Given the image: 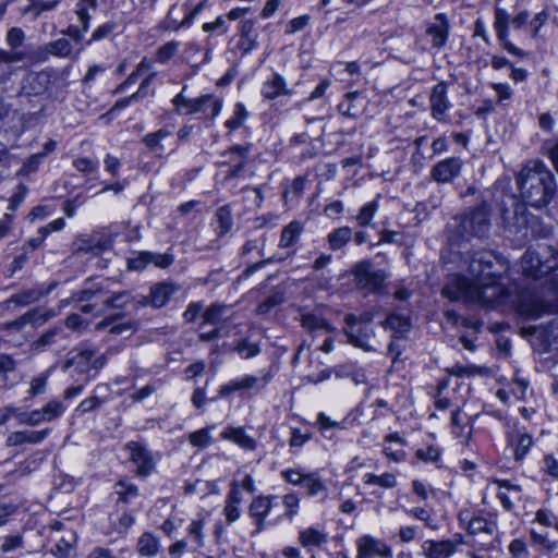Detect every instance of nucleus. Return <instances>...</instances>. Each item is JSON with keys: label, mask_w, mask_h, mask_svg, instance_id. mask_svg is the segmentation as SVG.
<instances>
[{"label": "nucleus", "mask_w": 558, "mask_h": 558, "mask_svg": "<svg viewBox=\"0 0 558 558\" xmlns=\"http://www.w3.org/2000/svg\"><path fill=\"white\" fill-rule=\"evenodd\" d=\"M508 270L507 263L494 251L475 252L468 260V272L473 279L454 276L441 290L450 301L482 303L493 306L504 302L506 289L498 279Z\"/></svg>", "instance_id": "nucleus-1"}, {"label": "nucleus", "mask_w": 558, "mask_h": 558, "mask_svg": "<svg viewBox=\"0 0 558 558\" xmlns=\"http://www.w3.org/2000/svg\"><path fill=\"white\" fill-rule=\"evenodd\" d=\"M523 276L534 279L549 275L546 281V292H522L519 298L518 311L530 319H535L544 314L558 311V251H548L539 255L534 251H526L519 263Z\"/></svg>", "instance_id": "nucleus-2"}, {"label": "nucleus", "mask_w": 558, "mask_h": 558, "mask_svg": "<svg viewBox=\"0 0 558 558\" xmlns=\"http://www.w3.org/2000/svg\"><path fill=\"white\" fill-rule=\"evenodd\" d=\"M517 182L526 204L535 208L546 206L556 191L553 172L539 160L527 161Z\"/></svg>", "instance_id": "nucleus-3"}, {"label": "nucleus", "mask_w": 558, "mask_h": 558, "mask_svg": "<svg viewBox=\"0 0 558 558\" xmlns=\"http://www.w3.org/2000/svg\"><path fill=\"white\" fill-rule=\"evenodd\" d=\"M490 229V215L488 206L481 205L475 209L453 218V222L447 227L448 241L457 243L471 238H485Z\"/></svg>", "instance_id": "nucleus-4"}, {"label": "nucleus", "mask_w": 558, "mask_h": 558, "mask_svg": "<svg viewBox=\"0 0 558 558\" xmlns=\"http://www.w3.org/2000/svg\"><path fill=\"white\" fill-rule=\"evenodd\" d=\"M355 286L360 290L376 292L383 286L386 279L384 270L375 269L369 260H362L354 265L352 269Z\"/></svg>", "instance_id": "nucleus-5"}, {"label": "nucleus", "mask_w": 558, "mask_h": 558, "mask_svg": "<svg viewBox=\"0 0 558 558\" xmlns=\"http://www.w3.org/2000/svg\"><path fill=\"white\" fill-rule=\"evenodd\" d=\"M25 39L26 34L22 28L11 27L8 29L5 34V44L10 49L0 48V65H11L24 62L28 59V53L21 49Z\"/></svg>", "instance_id": "nucleus-6"}, {"label": "nucleus", "mask_w": 558, "mask_h": 558, "mask_svg": "<svg viewBox=\"0 0 558 558\" xmlns=\"http://www.w3.org/2000/svg\"><path fill=\"white\" fill-rule=\"evenodd\" d=\"M56 316L53 311H45L43 312L39 308L31 310L16 319L12 322H8L1 325V329L5 331H21L26 325L40 326L45 324L48 319Z\"/></svg>", "instance_id": "nucleus-7"}, {"label": "nucleus", "mask_w": 558, "mask_h": 558, "mask_svg": "<svg viewBox=\"0 0 558 558\" xmlns=\"http://www.w3.org/2000/svg\"><path fill=\"white\" fill-rule=\"evenodd\" d=\"M110 241L100 234L78 235L72 243L71 250L74 254L98 255L108 250Z\"/></svg>", "instance_id": "nucleus-8"}, {"label": "nucleus", "mask_w": 558, "mask_h": 558, "mask_svg": "<svg viewBox=\"0 0 558 558\" xmlns=\"http://www.w3.org/2000/svg\"><path fill=\"white\" fill-rule=\"evenodd\" d=\"M391 555L390 547L374 536L363 535L356 541V558H373L375 556L389 558Z\"/></svg>", "instance_id": "nucleus-9"}, {"label": "nucleus", "mask_w": 558, "mask_h": 558, "mask_svg": "<svg viewBox=\"0 0 558 558\" xmlns=\"http://www.w3.org/2000/svg\"><path fill=\"white\" fill-rule=\"evenodd\" d=\"M132 462L137 466L140 476H148L155 468V460L151 452L142 444L130 441L126 444Z\"/></svg>", "instance_id": "nucleus-10"}, {"label": "nucleus", "mask_w": 558, "mask_h": 558, "mask_svg": "<svg viewBox=\"0 0 558 558\" xmlns=\"http://www.w3.org/2000/svg\"><path fill=\"white\" fill-rule=\"evenodd\" d=\"M57 283L52 282L49 286L45 287L44 284H36L32 288L21 290L14 294H12L7 301L5 304L9 306L10 304H14L16 306H28L33 303L38 302L41 298L49 294L54 288Z\"/></svg>", "instance_id": "nucleus-11"}, {"label": "nucleus", "mask_w": 558, "mask_h": 558, "mask_svg": "<svg viewBox=\"0 0 558 558\" xmlns=\"http://www.w3.org/2000/svg\"><path fill=\"white\" fill-rule=\"evenodd\" d=\"M277 499L274 495H258L251 501L248 506V515L256 525V533L262 532L265 529V519L268 515L272 502Z\"/></svg>", "instance_id": "nucleus-12"}, {"label": "nucleus", "mask_w": 558, "mask_h": 558, "mask_svg": "<svg viewBox=\"0 0 558 558\" xmlns=\"http://www.w3.org/2000/svg\"><path fill=\"white\" fill-rule=\"evenodd\" d=\"M494 27L498 39L501 41L502 47L510 53L523 57L524 52L517 48L513 44L508 40V26L510 23L507 11L498 5L495 7L494 12Z\"/></svg>", "instance_id": "nucleus-13"}, {"label": "nucleus", "mask_w": 558, "mask_h": 558, "mask_svg": "<svg viewBox=\"0 0 558 558\" xmlns=\"http://www.w3.org/2000/svg\"><path fill=\"white\" fill-rule=\"evenodd\" d=\"M462 165L460 158H446L433 167L430 175L439 183L450 182L460 174Z\"/></svg>", "instance_id": "nucleus-14"}, {"label": "nucleus", "mask_w": 558, "mask_h": 558, "mask_svg": "<svg viewBox=\"0 0 558 558\" xmlns=\"http://www.w3.org/2000/svg\"><path fill=\"white\" fill-rule=\"evenodd\" d=\"M243 502L242 493L238 481H232L230 490L226 497L222 513L229 524L236 522L242 513L241 505Z\"/></svg>", "instance_id": "nucleus-15"}, {"label": "nucleus", "mask_w": 558, "mask_h": 558, "mask_svg": "<svg viewBox=\"0 0 558 558\" xmlns=\"http://www.w3.org/2000/svg\"><path fill=\"white\" fill-rule=\"evenodd\" d=\"M447 93V83L440 82L433 87L429 96L432 116L438 121H442L445 119L446 111L450 108Z\"/></svg>", "instance_id": "nucleus-16"}, {"label": "nucleus", "mask_w": 558, "mask_h": 558, "mask_svg": "<svg viewBox=\"0 0 558 558\" xmlns=\"http://www.w3.org/2000/svg\"><path fill=\"white\" fill-rule=\"evenodd\" d=\"M426 35L432 38V48L441 49L449 36V22L442 13H438L434 22L426 28Z\"/></svg>", "instance_id": "nucleus-17"}, {"label": "nucleus", "mask_w": 558, "mask_h": 558, "mask_svg": "<svg viewBox=\"0 0 558 558\" xmlns=\"http://www.w3.org/2000/svg\"><path fill=\"white\" fill-rule=\"evenodd\" d=\"M179 289L177 283L170 281L153 284L150 287V305L155 308L165 306Z\"/></svg>", "instance_id": "nucleus-18"}, {"label": "nucleus", "mask_w": 558, "mask_h": 558, "mask_svg": "<svg viewBox=\"0 0 558 558\" xmlns=\"http://www.w3.org/2000/svg\"><path fill=\"white\" fill-rule=\"evenodd\" d=\"M221 110V101L214 98L211 95H203L198 98H193L190 106L189 114L203 112L207 118L214 119Z\"/></svg>", "instance_id": "nucleus-19"}, {"label": "nucleus", "mask_w": 558, "mask_h": 558, "mask_svg": "<svg viewBox=\"0 0 558 558\" xmlns=\"http://www.w3.org/2000/svg\"><path fill=\"white\" fill-rule=\"evenodd\" d=\"M50 433L49 428L43 430H17L9 434L5 444L8 447L21 446L23 444H39Z\"/></svg>", "instance_id": "nucleus-20"}, {"label": "nucleus", "mask_w": 558, "mask_h": 558, "mask_svg": "<svg viewBox=\"0 0 558 558\" xmlns=\"http://www.w3.org/2000/svg\"><path fill=\"white\" fill-rule=\"evenodd\" d=\"M291 94L292 90L287 87L284 77L278 73H274L266 80L262 87L263 97L269 100Z\"/></svg>", "instance_id": "nucleus-21"}, {"label": "nucleus", "mask_w": 558, "mask_h": 558, "mask_svg": "<svg viewBox=\"0 0 558 558\" xmlns=\"http://www.w3.org/2000/svg\"><path fill=\"white\" fill-rule=\"evenodd\" d=\"M343 332L348 338V342L352 345L366 352L376 350L373 345L369 344V339L374 336L372 328L367 326L359 328H344Z\"/></svg>", "instance_id": "nucleus-22"}, {"label": "nucleus", "mask_w": 558, "mask_h": 558, "mask_svg": "<svg viewBox=\"0 0 558 558\" xmlns=\"http://www.w3.org/2000/svg\"><path fill=\"white\" fill-rule=\"evenodd\" d=\"M507 441L513 448L515 461H522L534 445L532 435L527 433H510L507 435Z\"/></svg>", "instance_id": "nucleus-23"}, {"label": "nucleus", "mask_w": 558, "mask_h": 558, "mask_svg": "<svg viewBox=\"0 0 558 558\" xmlns=\"http://www.w3.org/2000/svg\"><path fill=\"white\" fill-rule=\"evenodd\" d=\"M38 51L44 54V59H47L48 56L71 58L73 53V46L69 39L60 37L43 45L39 47Z\"/></svg>", "instance_id": "nucleus-24"}, {"label": "nucleus", "mask_w": 558, "mask_h": 558, "mask_svg": "<svg viewBox=\"0 0 558 558\" xmlns=\"http://www.w3.org/2000/svg\"><path fill=\"white\" fill-rule=\"evenodd\" d=\"M502 219L506 228L511 232H519L526 227L529 221L525 207L521 204H517L512 211L505 210Z\"/></svg>", "instance_id": "nucleus-25"}, {"label": "nucleus", "mask_w": 558, "mask_h": 558, "mask_svg": "<svg viewBox=\"0 0 558 558\" xmlns=\"http://www.w3.org/2000/svg\"><path fill=\"white\" fill-rule=\"evenodd\" d=\"M227 154L230 156V162H234V165L228 170L226 179H234L240 177L246 166L248 148L235 145L231 147Z\"/></svg>", "instance_id": "nucleus-26"}, {"label": "nucleus", "mask_w": 558, "mask_h": 558, "mask_svg": "<svg viewBox=\"0 0 558 558\" xmlns=\"http://www.w3.org/2000/svg\"><path fill=\"white\" fill-rule=\"evenodd\" d=\"M423 551L428 558H449L454 554V543L445 541H425Z\"/></svg>", "instance_id": "nucleus-27"}, {"label": "nucleus", "mask_w": 558, "mask_h": 558, "mask_svg": "<svg viewBox=\"0 0 558 558\" xmlns=\"http://www.w3.org/2000/svg\"><path fill=\"white\" fill-rule=\"evenodd\" d=\"M221 437L236 444L244 450H254L257 447L256 440L248 436L242 427L228 426L221 433Z\"/></svg>", "instance_id": "nucleus-28"}, {"label": "nucleus", "mask_w": 558, "mask_h": 558, "mask_svg": "<svg viewBox=\"0 0 558 558\" xmlns=\"http://www.w3.org/2000/svg\"><path fill=\"white\" fill-rule=\"evenodd\" d=\"M94 355L95 350L82 349L65 361L63 369L74 368L78 373H86L92 367Z\"/></svg>", "instance_id": "nucleus-29"}, {"label": "nucleus", "mask_w": 558, "mask_h": 558, "mask_svg": "<svg viewBox=\"0 0 558 558\" xmlns=\"http://www.w3.org/2000/svg\"><path fill=\"white\" fill-rule=\"evenodd\" d=\"M301 326L310 331H324L326 333L333 332L336 328L323 316L314 313H304L300 318Z\"/></svg>", "instance_id": "nucleus-30"}, {"label": "nucleus", "mask_w": 558, "mask_h": 558, "mask_svg": "<svg viewBox=\"0 0 558 558\" xmlns=\"http://www.w3.org/2000/svg\"><path fill=\"white\" fill-rule=\"evenodd\" d=\"M68 333L61 326L46 330L36 341L32 343L34 350H44L46 347L56 344L59 340H65Z\"/></svg>", "instance_id": "nucleus-31"}, {"label": "nucleus", "mask_w": 558, "mask_h": 558, "mask_svg": "<svg viewBox=\"0 0 558 558\" xmlns=\"http://www.w3.org/2000/svg\"><path fill=\"white\" fill-rule=\"evenodd\" d=\"M360 93L352 92L345 95V99L338 105L339 112L349 118H357L363 112L364 104H357Z\"/></svg>", "instance_id": "nucleus-32"}, {"label": "nucleus", "mask_w": 558, "mask_h": 558, "mask_svg": "<svg viewBox=\"0 0 558 558\" xmlns=\"http://www.w3.org/2000/svg\"><path fill=\"white\" fill-rule=\"evenodd\" d=\"M303 232V226L299 221H292L287 225L280 235L279 247L281 248H291L293 247L300 240V236Z\"/></svg>", "instance_id": "nucleus-33"}, {"label": "nucleus", "mask_w": 558, "mask_h": 558, "mask_svg": "<svg viewBox=\"0 0 558 558\" xmlns=\"http://www.w3.org/2000/svg\"><path fill=\"white\" fill-rule=\"evenodd\" d=\"M159 538L150 532L143 533L137 541V551L142 556L154 557L159 551Z\"/></svg>", "instance_id": "nucleus-34"}, {"label": "nucleus", "mask_w": 558, "mask_h": 558, "mask_svg": "<svg viewBox=\"0 0 558 558\" xmlns=\"http://www.w3.org/2000/svg\"><path fill=\"white\" fill-rule=\"evenodd\" d=\"M77 536L74 531H65L54 546V554L62 558H70L73 555Z\"/></svg>", "instance_id": "nucleus-35"}, {"label": "nucleus", "mask_w": 558, "mask_h": 558, "mask_svg": "<svg viewBox=\"0 0 558 558\" xmlns=\"http://www.w3.org/2000/svg\"><path fill=\"white\" fill-rule=\"evenodd\" d=\"M531 543L543 554H550L558 548V542L550 539L548 534L541 533L534 529L530 531Z\"/></svg>", "instance_id": "nucleus-36"}, {"label": "nucleus", "mask_w": 558, "mask_h": 558, "mask_svg": "<svg viewBox=\"0 0 558 558\" xmlns=\"http://www.w3.org/2000/svg\"><path fill=\"white\" fill-rule=\"evenodd\" d=\"M352 234V229L349 227H340L335 229L327 236L329 247L333 251L342 248L347 243L351 241Z\"/></svg>", "instance_id": "nucleus-37"}, {"label": "nucleus", "mask_w": 558, "mask_h": 558, "mask_svg": "<svg viewBox=\"0 0 558 558\" xmlns=\"http://www.w3.org/2000/svg\"><path fill=\"white\" fill-rule=\"evenodd\" d=\"M299 541L304 547L320 546L328 541V535L317 529L307 527L300 532Z\"/></svg>", "instance_id": "nucleus-38"}, {"label": "nucleus", "mask_w": 558, "mask_h": 558, "mask_svg": "<svg viewBox=\"0 0 558 558\" xmlns=\"http://www.w3.org/2000/svg\"><path fill=\"white\" fill-rule=\"evenodd\" d=\"M131 302V294L128 291H119L112 293L104 300V308L97 310V315L101 314L105 310H124Z\"/></svg>", "instance_id": "nucleus-39"}, {"label": "nucleus", "mask_w": 558, "mask_h": 558, "mask_svg": "<svg viewBox=\"0 0 558 558\" xmlns=\"http://www.w3.org/2000/svg\"><path fill=\"white\" fill-rule=\"evenodd\" d=\"M497 527V522L493 519H486L484 517H473L468 524V530L471 534L476 535L481 533L493 534Z\"/></svg>", "instance_id": "nucleus-40"}, {"label": "nucleus", "mask_w": 558, "mask_h": 558, "mask_svg": "<svg viewBox=\"0 0 558 558\" xmlns=\"http://www.w3.org/2000/svg\"><path fill=\"white\" fill-rule=\"evenodd\" d=\"M383 327L391 330L395 337H401L410 330L411 326L407 317L392 314L383 322Z\"/></svg>", "instance_id": "nucleus-41"}, {"label": "nucleus", "mask_w": 558, "mask_h": 558, "mask_svg": "<svg viewBox=\"0 0 558 558\" xmlns=\"http://www.w3.org/2000/svg\"><path fill=\"white\" fill-rule=\"evenodd\" d=\"M230 306L226 304L214 303L203 314V324L202 326L209 325H218L226 314L228 313Z\"/></svg>", "instance_id": "nucleus-42"}, {"label": "nucleus", "mask_w": 558, "mask_h": 558, "mask_svg": "<svg viewBox=\"0 0 558 558\" xmlns=\"http://www.w3.org/2000/svg\"><path fill=\"white\" fill-rule=\"evenodd\" d=\"M379 209V204L377 199H374L369 203L364 204L356 215V221L360 227H367L371 225L373 218L376 216Z\"/></svg>", "instance_id": "nucleus-43"}, {"label": "nucleus", "mask_w": 558, "mask_h": 558, "mask_svg": "<svg viewBox=\"0 0 558 558\" xmlns=\"http://www.w3.org/2000/svg\"><path fill=\"white\" fill-rule=\"evenodd\" d=\"M363 478L366 485H378L383 488H393L397 486V478L392 473H384L381 475L367 473Z\"/></svg>", "instance_id": "nucleus-44"}, {"label": "nucleus", "mask_w": 558, "mask_h": 558, "mask_svg": "<svg viewBox=\"0 0 558 558\" xmlns=\"http://www.w3.org/2000/svg\"><path fill=\"white\" fill-rule=\"evenodd\" d=\"M216 219L218 222V235L222 236L231 230L232 214L229 206H221L216 211Z\"/></svg>", "instance_id": "nucleus-45"}, {"label": "nucleus", "mask_w": 558, "mask_h": 558, "mask_svg": "<svg viewBox=\"0 0 558 558\" xmlns=\"http://www.w3.org/2000/svg\"><path fill=\"white\" fill-rule=\"evenodd\" d=\"M215 428V426H207L205 428H201L196 432H193L189 435V441L192 446L197 448H206L211 442L210 432Z\"/></svg>", "instance_id": "nucleus-46"}, {"label": "nucleus", "mask_w": 558, "mask_h": 558, "mask_svg": "<svg viewBox=\"0 0 558 558\" xmlns=\"http://www.w3.org/2000/svg\"><path fill=\"white\" fill-rule=\"evenodd\" d=\"M171 132L167 129H160L156 132L148 133L143 137V143L151 150H157L162 148L161 142L169 137Z\"/></svg>", "instance_id": "nucleus-47"}, {"label": "nucleus", "mask_w": 558, "mask_h": 558, "mask_svg": "<svg viewBox=\"0 0 558 558\" xmlns=\"http://www.w3.org/2000/svg\"><path fill=\"white\" fill-rule=\"evenodd\" d=\"M234 351L238 352L243 359H250L259 354L260 348L257 343H253L247 339H243L234 344Z\"/></svg>", "instance_id": "nucleus-48"}, {"label": "nucleus", "mask_w": 558, "mask_h": 558, "mask_svg": "<svg viewBox=\"0 0 558 558\" xmlns=\"http://www.w3.org/2000/svg\"><path fill=\"white\" fill-rule=\"evenodd\" d=\"M534 521L545 527H553L558 532V515L548 509H538Z\"/></svg>", "instance_id": "nucleus-49"}, {"label": "nucleus", "mask_w": 558, "mask_h": 558, "mask_svg": "<svg viewBox=\"0 0 558 558\" xmlns=\"http://www.w3.org/2000/svg\"><path fill=\"white\" fill-rule=\"evenodd\" d=\"M116 488V493L120 496L119 499L125 504L130 502L133 498L137 497L138 495L137 486L126 483L124 481H120L119 483H117Z\"/></svg>", "instance_id": "nucleus-50"}, {"label": "nucleus", "mask_w": 558, "mask_h": 558, "mask_svg": "<svg viewBox=\"0 0 558 558\" xmlns=\"http://www.w3.org/2000/svg\"><path fill=\"white\" fill-rule=\"evenodd\" d=\"M114 29H116V23H113V22H107V23L99 25L92 33L90 38L86 41V45L89 46L95 41H99V40L107 38Z\"/></svg>", "instance_id": "nucleus-51"}, {"label": "nucleus", "mask_w": 558, "mask_h": 558, "mask_svg": "<svg viewBox=\"0 0 558 558\" xmlns=\"http://www.w3.org/2000/svg\"><path fill=\"white\" fill-rule=\"evenodd\" d=\"M303 485L306 487L307 494L311 496L318 495L319 493L326 490L325 483L315 474H306Z\"/></svg>", "instance_id": "nucleus-52"}, {"label": "nucleus", "mask_w": 558, "mask_h": 558, "mask_svg": "<svg viewBox=\"0 0 558 558\" xmlns=\"http://www.w3.org/2000/svg\"><path fill=\"white\" fill-rule=\"evenodd\" d=\"M247 117V112L242 104H236L234 108V114L232 118L226 121V126L230 130H235L242 126L243 122Z\"/></svg>", "instance_id": "nucleus-53"}, {"label": "nucleus", "mask_w": 558, "mask_h": 558, "mask_svg": "<svg viewBox=\"0 0 558 558\" xmlns=\"http://www.w3.org/2000/svg\"><path fill=\"white\" fill-rule=\"evenodd\" d=\"M204 522L203 520H193L189 525L187 533L189 536L193 538L196 544V547H202L204 544Z\"/></svg>", "instance_id": "nucleus-54"}, {"label": "nucleus", "mask_w": 558, "mask_h": 558, "mask_svg": "<svg viewBox=\"0 0 558 558\" xmlns=\"http://www.w3.org/2000/svg\"><path fill=\"white\" fill-rule=\"evenodd\" d=\"M64 410L65 408L60 401H50L43 408V412L45 414L44 418H46V422H50L59 417Z\"/></svg>", "instance_id": "nucleus-55"}, {"label": "nucleus", "mask_w": 558, "mask_h": 558, "mask_svg": "<svg viewBox=\"0 0 558 558\" xmlns=\"http://www.w3.org/2000/svg\"><path fill=\"white\" fill-rule=\"evenodd\" d=\"M150 264V252H141L135 257L128 259V268L130 270H143Z\"/></svg>", "instance_id": "nucleus-56"}, {"label": "nucleus", "mask_w": 558, "mask_h": 558, "mask_svg": "<svg viewBox=\"0 0 558 558\" xmlns=\"http://www.w3.org/2000/svg\"><path fill=\"white\" fill-rule=\"evenodd\" d=\"M269 378H270L269 375H265L263 377L247 375L241 379L242 387L244 388V390L255 389V388L262 389L267 385Z\"/></svg>", "instance_id": "nucleus-57"}, {"label": "nucleus", "mask_w": 558, "mask_h": 558, "mask_svg": "<svg viewBox=\"0 0 558 558\" xmlns=\"http://www.w3.org/2000/svg\"><path fill=\"white\" fill-rule=\"evenodd\" d=\"M509 554L512 558H524L527 556L526 543L521 538H514L508 546Z\"/></svg>", "instance_id": "nucleus-58"}, {"label": "nucleus", "mask_w": 558, "mask_h": 558, "mask_svg": "<svg viewBox=\"0 0 558 558\" xmlns=\"http://www.w3.org/2000/svg\"><path fill=\"white\" fill-rule=\"evenodd\" d=\"M102 289L100 287L92 288V289H83L72 294L71 301L73 302H86L92 300L93 298L102 294Z\"/></svg>", "instance_id": "nucleus-59"}, {"label": "nucleus", "mask_w": 558, "mask_h": 558, "mask_svg": "<svg viewBox=\"0 0 558 558\" xmlns=\"http://www.w3.org/2000/svg\"><path fill=\"white\" fill-rule=\"evenodd\" d=\"M440 449L434 446H429L425 449H418L415 452L416 458L424 462H436L440 457Z\"/></svg>", "instance_id": "nucleus-60"}, {"label": "nucleus", "mask_w": 558, "mask_h": 558, "mask_svg": "<svg viewBox=\"0 0 558 558\" xmlns=\"http://www.w3.org/2000/svg\"><path fill=\"white\" fill-rule=\"evenodd\" d=\"M179 47V44L175 41L167 43L166 45L161 46L157 51V61L159 62H166L169 59H171L174 53L177 52Z\"/></svg>", "instance_id": "nucleus-61"}, {"label": "nucleus", "mask_w": 558, "mask_h": 558, "mask_svg": "<svg viewBox=\"0 0 558 558\" xmlns=\"http://www.w3.org/2000/svg\"><path fill=\"white\" fill-rule=\"evenodd\" d=\"M73 165L80 172L83 173L94 172L98 168V162L87 157L75 159Z\"/></svg>", "instance_id": "nucleus-62"}, {"label": "nucleus", "mask_w": 558, "mask_h": 558, "mask_svg": "<svg viewBox=\"0 0 558 558\" xmlns=\"http://www.w3.org/2000/svg\"><path fill=\"white\" fill-rule=\"evenodd\" d=\"M281 476L292 485L304 484L306 474L302 473L299 469H289L281 472Z\"/></svg>", "instance_id": "nucleus-63"}, {"label": "nucleus", "mask_w": 558, "mask_h": 558, "mask_svg": "<svg viewBox=\"0 0 558 558\" xmlns=\"http://www.w3.org/2000/svg\"><path fill=\"white\" fill-rule=\"evenodd\" d=\"M87 31L88 28L83 25L71 24L65 29H62L61 34L63 36H69L74 41H81Z\"/></svg>", "instance_id": "nucleus-64"}]
</instances>
